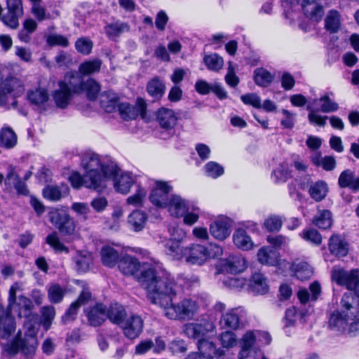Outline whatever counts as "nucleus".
<instances>
[{
  "label": "nucleus",
  "mask_w": 359,
  "mask_h": 359,
  "mask_svg": "<svg viewBox=\"0 0 359 359\" xmlns=\"http://www.w3.org/2000/svg\"><path fill=\"white\" fill-rule=\"evenodd\" d=\"M203 62L207 68L212 72H219L224 67V60L217 53L205 54Z\"/></svg>",
  "instance_id": "41"
},
{
  "label": "nucleus",
  "mask_w": 359,
  "mask_h": 359,
  "mask_svg": "<svg viewBox=\"0 0 359 359\" xmlns=\"http://www.w3.org/2000/svg\"><path fill=\"white\" fill-rule=\"evenodd\" d=\"M235 245L243 250H249L252 248L254 243L251 237L243 229H237L233 235Z\"/></svg>",
  "instance_id": "33"
},
{
  "label": "nucleus",
  "mask_w": 359,
  "mask_h": 359,
  "mask_svg": "<svg viewBox=\"0 0 359 359\" xmlns=\"http://www.w3.org/2000/svg\"><path fill=\"white\" fill-rule=\"evenodd\" d=\"M101 258L104 265L113 267L114 266L120 257L118 251L111 246H104L101 250Z\"/></svg>",
  "instance_id": "38"
},
{
  "label": "nucleus",
  "mask_w": 359,
  "mask_h": 359,
  "mask_svg": "<svg viewBox=\"0 0 359 359\" xmlns=\"http://www.w3.org/2000/svg\"><path fill=\"white\" fill-rule=\"evenodd\" d=\"M1 145L6 149H11L17 144V136L10 128H4L1 131Z\"/></svg>",
  "instance_id": "45"
},
{
  "label": "nucleus",
  "mask_w": 359,
  "mask_h": 359,
  "mask_svg": "<svg viewBox=\"0 0 359 359\" xmlns=\"http://www.w3.org/2000/svg\"><path fill=\"white\" fill-rule=\"evenodd\" d=\"M81 165L86 170V187L97 192H102L106 189L109 172L116 171V165H103L99 156L94 153L85 154Z\"/></svg>",
  "instance_id": "3"
},
{
  "label": "nucleus",
  "mask_w": 359,
  "mask_h": 359,
  "mask_svg": "<svg viewBox=\"0 0 359 359\" xmlns=\"http://www.w3.org/2000/svg\"><path fill=\"white\" fill-rule=\"evenodd\" d=\"M257 258L262 264L276 266L279 262L278 253L272 248L263 247L257 252Z\"/></svg>",
  "instance_id": "32"
},
{
  "label": "nucleus",
  "mask_w": 359,
  "mask_h": 359,
  "mask_svg": "<svg viewBox=\"0 0 359 359\" xmlns=\"http://www.w3.org/2000/svg\"><path fill=\"white\" fill-rule=\"evenodd\" d=\"M101 65L102 61L100 59L86 60L80 65L79 72L83 76L90 75L99 72Z\"/></svg>",
  "instance_id": "43"
},
{
  "label": "nucleus",
  "mask_w": 359,
  "mask_h": 359,
  "mask_svg": "<svg viewBox=\"0 0 359 359\" xmlns=\"http://www.w3.org/2000/svg\"><path fill=\"white\" fill-rule=\"evenodd\" d=\"M126 317L124 308L117 303L112 304L107 310V318L112 323L118 325L121 324V322L123 321Z\"/></svg>",
  "instance_id": "39"
},
{
  "label": "nucleus",
  "mask_w": 359,
  "mask_h": 359,
  "mask_svg": "<svg viewBox=\"0 0 359 359\" xmlns=\"http://www.w3.org/2000/svg\"><path fill=\"white\" fill-rule=\"evenodd\" d=\"M312 162L316 165L322 166L327 171L332 170L336 166L335 158L330 156L322 157L320 154H316L312 156Z\"/></svg>",
  "instance_id": "48"
},
{
  "label": "nucleus",
  "mask_w": 359,
  "mask_h": 359,
  "mask_svg": "<svg viewBox=\"0 0 359 359\" xmlns=\"http://www.w3.org/2000/svg\"><path fill=\"white\" fill-rule=\"evenodd\" d=\"M142 287L147 291L149 302L158 306L170 319H191L201 308L208 305V299L201 297L184 298L176 304L172 299L181 290L182 285L187 287L198 283V279L192 276L190 279L178 277L177 281L161 265L156 268H148L140 278Z\"/></svg>",
  "instance_id": "1"
},
{
  "label": "nucleus",
  "mask_w": 359,
  "mask_h": 359,
  "mask_svg": "<svg viewBox=\"0 0 359 359\" xmlns=\"http://www.w3.org/2000/svg\"><path fill=\"white\" fill-rule=\"evenodd\" d=\"M332 278L338 285L345 286L349 290H353L359 297V271L358 269L347 271L341 268L334 267L332 272Z\"/></svg>",
  "instance_id": "10"
},
{
  "label": "nucleus",
  "mask_w": 359,
  "mask_h": 359,
  "mask_svg": "<svg viewBox=\"0 0 359 359\" xmlns=\"http://www.w3.org/2000/svg\"><path fill=\"white\" fill-rule=\"evenodd\" d=\"M294 276L297 278L304 280L309 278L312 274L313 271L311 267L306 263L301 262L293 265Z\"/></svg>",
  "instance_id": "50"
},
{
  "label": "nucleus",
  "mask_w": 359,
  "mask_h": 359,
  "mask_svg": "<svg viewBox=\"0 0 359 359\" xmlns=\"http://www.w3.org/2000/svg\"><path fill=\"white\" fill-rule=\"evenodd\" d=\"M46 243L57 252H68L67 248L60 242L56 233H53L46 237Z\"/></svg>",
  "instance_id": "63"
},
{
  "label": "nucleus",
  "mask_w": 359,
  "mask_h": 359,
  "mask_svg": "<svg viewBox=\"0 0 359 359\" xmlns=\"http://www.w3.org/2000/svg\"><path fill=\"white\" fill-rule=\"evenodd\" d=\"M338 109V104L331 100L328 94H325L318 100H313L307 105V109L309 111V121L311 124L325 126L327 116H321L318 112L331 113L337 111Z\"/></svg>",
  "instance_id": "5"
},
{
  "label": "nucleus",
  "mask_w": 359,
  "mask_h": 359,
  "mask_svg": "<svg viewBox=\"0 0 359 359\" xmlns=\"http://www.w3.org/2000/svg\"><path fill=\"white\" fill-rule=\"evenodd\" d=\"M329 325L337 331L348 329L352 335L359 333V302L355 294H344L340 301V310L331 314Z\"/></svg>",
  "instance_id": "2"
},
{
  "label": "nucleus",
  "mask_w": 359,
  "mask_h": 359,
  "mask_svg": "<svg viewBox=\"0 0 359 359\" xmlns=\"http://www.w3.org/2000/svg\"><path fill=\"white\" fill-rule=\"evenodd\" d=\"M215 326L212 321L203 320L198 323H189L186 325L185 333L189 337L198 339H205L209 334H214Z\"/></svg>",
  "instance_id": "13"
},
{
  "label": "nucleus",
  "mask_w": 359,
  "mask_h": 359,
  "mask_svg": "<svg viewBox=\"0 0 359 359\" xmlns=\"http://www.w3.org/2000/svg\"><path fill=\"white\" fill-rule=\"evenodd\" d=\"M23 92L24 85L19 79L13 76L4 79L0 72V105L8 104L9 97L15 98Z\"/></svg>",
  "instance_id": "9"
},
{
  "label": "nucleus",
  "mask_w": 359,
  "mask_h": 359,
  "mask_svg": "<svg viewBox=\"0 0 359 359\" xmlns=\"http://www.w3.org/2000/svg\"><path fill=\"white\" fill-rule=\"evenodd\" d=\"M210 232L217 240L226 239L231 233L229 222L222 219L215 220L210 226Z\"/></svg>",
  "instance_id": "26"
},
{
  "label": "nucleus",
  "mask_w": 359,
  "mask_h": 359,
  "mask_svg": "<svg viewBox=\"0 0 359 359\" xmlns=\"http://www.w3.org/2000/svg\"><path fill=\"white\" fill-rule=\"evenodd\" d=\"M328 249L335 257H345L348 252V243L341 236L334 234L329 239Z\"/></svg>",
  "instance_id": "24"
},
{
  "label": "nucleus",
  "mask_w": 359,
  "mask_h": 359,
  "mask_svg": "<svg viewBox=\"0 0 359 359\" xmlns=\"http://www.w3.org/2000/svg\"><path fill=\"white\" fill-rule=\"evenodd\" d=\"M129 30L130 26L127 23L119 20L109 23L104 27V31L107 36L109 39H112L119 36L124 32H128Z\"/></svg>",
  "instance_id": "36"
},
{
  "label": "nucleus",
  "mask_w": 359,
  "mask_h": 359,
  "mask_svg": "<svg viewBox=\"0 0 359 359\" xmlns=\"http://www.w3.org/2000/svg\"><path fill=\"white\" fill-rule=\"evenodd\" d=\"M37 346V339L35 334L31 333L25 338L20 339L13 344V353L20 351L28 359L34 355Z\"/></svg>",
  "instance_id": "21"
},
{
  "label": "nucleus",
  "mask_w": 359,
  "mask_h": 359,
  "mask_svg": "<svg viewBox=\"0 0 359 359\" xmlns=\"http://www.w3.org/2000/svg\"><path fill=\"white\" fill-rule=\"evenodd\" d=\"M15 330L13 318L0 307V340L8 339Z\"/></svg>",
  "instance_id": "25"
},
{
  "label": "nucleus",
  "mask_w": 359,
  "mask_h": 359,
  "mask_svg": "<svg viewBox=\"0 0 359 359\" xmlns=\"http://www.w3.org/2000/svg\"><path fill=\"white\" fill-rule=\"evenodd\" d=\"M87 317L91 325L99 326L107 318V309L103 304H97L87 313Z\"/></svg>",
  "instance_id": "31"
},
{
  "label": "nucleus",
  "mask_w": 359,
  "mask_h": 359,
  "mask_svg": "<svg viewBox=\"0 0 359 359\" xmlns=\"http://www.w3.org/2000/svg\"><path fill=\"white\" fill-rule=\"evenodd\" d=\"M219 340L222 347L226 348H233L238 343L236 334L230 331H225L221 333L219 337Z\"/></svg>",
  "instance_id": "52"
},
{
  "label": "nucleus",
  "mask_w": 359,
  "mask_h": 359,
  "mask_svg": "<svg viewBox=\"0 0 359 359\" xmlns=\"http://www.w3.org/2000/svg\"><path fill=\"white\" fill-rule=\"evenodd\" d=\"M22 289L21 284L19 283H14L10 288L9 290V297H8V308L11 311L15 310L18 311L20 313H21V310L24 309L25 311L30 310L32 306L31 301L25 297H20L18 298V302L15 304L16 299V292L18 290Z\"/></svg>",
  "instance_id": "17"
},
{
  "label": "nucleus",
  "mask_w": 359,
  "mask_h": 359,
  "mask_svg": "<svg viewBox=\"0 0 359 359\" xmlns=\"http://www.w3.org/2000/svg\"><path fill=\"white\" fill-rule=\"evenodd\" d=\"M355 183V176L354 172L349 170H344L339 177L338 184L341 188L348 187L351 190L354 189V184Z\"/></svg>",
  "instance_id": "49"
},
{
  "label": "nucleus",
  "mask_w": 359,
  "mask_h": 359,
  "mask_svg": "<svg viewBox=\"0 0 359 359\" xmlns=\"http://www.w3.org/2000/svg\"><path fill=\"white\" fill-rule=\"evenodd\" d=\"M308 192L312 199L319 202L326 197L328 192V186L325 182L322 180L314 183L308 182Z\"/></svg>",
  "instance_id": "29"
},
{
  "label": "nucleus",
  "mask_w": 359,
  "mask_h": 359,
  "mask_svg": "<svg viewBox=\"0 0 359 359\" xmlns=\"http://www.w3.org/2000/svg\"><path fill=\"white\" fill-rule=\"evenodd\" d=\"M250 290L256 294H264L269 290L267 279L261 273H254L249 283Z\"/></svg>",
  "instance_id": "27"
},
{
  "label": "nucleus",
  "mask_w": 359,
  "mask_h": 359,
  "mask_svg": "<svg viewBox=\"0 0 359 359\" xmlns=\"http://www.w3.org/2000/svg\"><path fill=\"white\" fill-rule=\"evenodd\" d=\"M302 238L306 241L318 245L322 242V236L317 230L313 229H305L301 233Z\"/></svg>",
  "instance_id": "57"
},
{
  "label": "nucleus",
  "mask_w": 359,
  "mask_h": 359,
  "mask_svg": "<svg viewBox=\"0 0 359 359\" xmlns=\"http://www.w3.org/2000/svg\"><path fill=\"white\" fill-rule=\"evenodd\" d=\"M170 215L175 217H182L185 212L190 210V205L188 201L177 194L170 196L166 208Z\"/></svg>",
  "instance_id": "22"
},
{
  "label": "nucleus",
  "mask_w": 359,
  "mask_h": 359,
  "mask_svg": "<svg viewBox=\"0 0 359 359\" xmlns=\"http://www.w3.org/2000/svg\"><path fill=\"white\" fill-rule=\"evenodd\" d=\"M27 99L32 105L41 110L46 109L50 102L47 89L41 87L29 90L27 93Z\"/></svg>",
  "instance_id": "16"
},
{
  "label": "nucleus",
  "mask_w": 359,
  "mask_h": 359,
  "mask_svg": "<svg viewBox=\"0 0 359 359\" xmlns=\"http://www.w3.org/2000/svg\"><path fill=\"white\" fill-rule=\"evenodd\" d=\"M93 47V41L87 37L79 38L75 43L76 50L85 55H88L91 53Z\"/></svg>",
  "instance_id": "53"
},
{
  "label": "nucleus",
  "mask_w": 359,
  "mask_h": 359,
  "mask_svg": "<svg viewBox=\"0 0 359 359\" xmlns=\"http://www.w3.org/2000/svg\"><path fill=\"white\" fill-rule=\"evenodd\" d=\"M222 270L231 273L243 272L246 269V261L241 255H231L220 261Z\"/></svg>",
  "instance_id": "23"
},
{
  "label": "nucleus",
  "mask_w": 359,
  "mask_h": 359,
  "mask_svg": "<svg viewBox=\"0 0 359 359\" xmlns=\"http://www.w3.org/2000/svg\"><path fill=\"white\" fill-rule=\"evenodd\" d=\"M165 86L158 77H154L147 85V91L154 99L161 98L165 93Z\"/></svg>",
  "instance_id": "37"
},
{
  "label": "nucleus",
  "mask_w": 359,
  "mask_h": 359,
  "mask_svg": "<svg viewBox=\"0 0 359 359\" xmlns=\"http://www.w3.org/2000/svg\"><path fill=\"white\" fill-rule=\"evenodd\" d=\"M200 208L196 206H192L191 211L187 210L184 212V215L182 216L183 217V222L185 224L192 226L196 223L199 219Z\"/></svg>",
  "instance_id": "60"
},
{
  "label": "nucleus",
  "mask_w": 359,
  "mask_h": 359,
  "mask_svg": "<svg viewBox=\"0 0 359 359\" xmlns=\"http://www.w3.org/2000/svg\"><path fill=\"white\" fill-rule=\"evenodd\" d=\"M59 88L55 90L53 94V100L57 107L66 108L71 98L72 93L68 90V86L65 82H59Z\"/></svg>",
  "instance_id": "28"
},
{
  "label": "nucleus",
  "mask_w": 359,
  "mask_h": 359,
  "mask_svg": "<svg viewBox=\"0 0 359 359\" xmlns=\"http://www.w3.org/2000/svg\"><path fill=\"white\" fill-rule=\"evenodd\" d=\"M172 191V185L165 181H156L149 194L150 202L158 208H165L170 199L169 194Z\"/></svg>",
  "instance_id": "11"
},
{
  "label": "nucleus",
  "mask_w": 359,
  "mask_h": 359,
  "mask_svg": "<svg viewBox=\"0 0 359 359\" xmlns=\"http://www.w3.org/2000/svg\"><path fill=\"white\" fill-rule=\"evenodd\" d=\"M110 177L114 179V186L116 191L123 194H128L135 182V178L131 173L121 172L116 165V171L109 172L108 180Z\"/></svg>",
  "instance_id": "15"
},
{
  "label": "nucleus",
  "mask_w": 359,
  "mask_h": 359,
  "mask_svg": "<svg viewBox=\"0 0 359 359\" xmlns=\"http://www.w3.org/2000/svg\"><path fill=\"white\" fill-rule=\"evenodd\" d=\"M197 346L201 354L205 358H213L223 355L222 351L217 349L214 343L207 339H200Z\"/></svg>",
  "instance_id": "35"
},
{
  "label": "nucleus",
  "mask_w": 359,
  "mask_h": 359,
  "mask_svg": "<svg viewBox=\"0 0 359 359\" xmlns=\"http://www.w3.org/2000/svg\"><path fill=\"white\" fill-rule=\"evenodd\" d=\"M121 117L125 120L135 119L139 115L143 114L146 109V103L142 98H137L135 105L129 103H121L118 106Z\"/></svg>",
  "instance_id": "18"
},
{
  "label": "nucleus",
  "mask_w": 359,
  "mask_h": 359,
  "mask_svg": "<svg viewBox=\"0 0 359 359\" xmlns=\"http://www.w3.org/2000/svg\"><path fill=\"white\" fill-rule=\"evenodd\" d=\"M264 225L268 231H278L282 227L283 221L279 216L271 215L265 219Z\"/></svg>",
  "instance_id": "56"
},
{
  "label": "nucleus",
  "mask_w": 359,
  "mask_h": 359,
  "mask_svg": "<svg viewBox=\"0 0 359 359\" xmlns=\"http://www.w3.org/2000/svg\"><path fill=\"white\" fill-rule=\"evenodd\" d=\"M8 13L1 18L3 22L8 27L15 29L19 25V18L23 15L21 0H7Z\"/></svg>",
  "instance_id": "14"
},
{
  "label": "nucleus",
  "mask_w": 359,
  "mask_h": 359,
  "mask_svg": "<svg viewBox=\"0 0 359 359\" xmlns=\"http://www.w3.org/2000/svg\"><path fill=\"white\" fill-rule=\"evenodd\" d=\"M43 195L50 201H59L62 197V190L57 186L48 185L43 189Z\"/></svg>",
  "instance_id": "59"
},
{
  "label": "nucleus",
  "mask_w": 359,
  "mask_h": 359,
  "mask_svg": "<svg viewBox=\"0 0 359 359\" xmlns=\"http://www.w3.org/2000/svg\"><path fill=\"white\" fill-rule=\"evenodd\" d=\"M91 297V293L88 288H84L80 294L78 299L73 302L69 309L65 313V318H73L76 315L78 309L86 302H88Z\"/></svg>",
  "instance_id": "40"
},
{
  "label": "nucleus",
  "mask_w": 359,
  "mask_h": 359,
  "mask_svg": "<svg viewBox=\"0 0 359 359\" xmlns=\"http://www.w3.org/2000/svg\"><path fill=\"white\" fill-rule=\"evenodd\" d=\"M291 177V170L287 163L280 164L272 173V179L277 183H284Z\"/></svg>",
  "instance_id": "47"
},
{
  "label": "nucleus",
  "mask_w": 359,
  "mask_h": 359,
  "mask_svg": "<svg viewBox=\"0 0 359 359\" xmlns=\"http://www.w3.org/2000/svg\"><path fill=\"white\" fill-rule=\"evenodd\" d=\"M243 313V311L239 308L229 310L221 316L219 320L221 327L234 330H238L240 327Z\"/></svg>",
  "instance_id": "19"
},
{
  "label": "nucleus",
  "mask_w": 359,
  "mask_h": 359,
  "mask_svg": "<svg viewBox=\"0 0 359 359\" xmlns=\"http://www.w3.org/2000/svg\"><path fill=\"white\" fill-rule=\"evenodd\" d=\"M21 180L19 175L17 173L15 168L9 165L8 168V173L6 175L5 179V186L6 189L8 191H11V189L20 181Z\"/></svg>",
  "instance_id": "58"
},
{
  "label": "nucleus",
  "mask_w": 359,
  "mask_h": 359,
  "mask_svg": "<svg viewBox=\"0 0 359 359\" xmlns=\"http://www.w3.org/2000/svg\"><path fill=\"white\" fill-rule=\"evenodd\" d=\"M157 118L160 126L168 130L173 128L177 122V118L174 111L165 108L159 109Z\"/></svg>",
  "instance_id": "30"
},
{
  "label": "nucleus",
  "mask_w": 359,
  "mask_h": 359,
  "mask_svg": "<svg viewBox=\"0 0 359 359\" xmlns=\"http://www.w3.org/2000/svg\"><path fill=\"white\" fill-rule=\"evenodd\" d=\"M207 176L216 179L224 174V168L219 163L215 161H210L204 167Z\"/></svg>",
  "instance_id": "54"
},
{
  "label": "nucleus",
  "mask_w": 359,
  "mask_h": 359,
  "mask_svg": "<svg viewBox=\"0 0 359 359\" xmlns=\"http://www.w3.org/2000/svg\"><path fill=\"white\" fill-rule=\"evenodd\" d=\"M271 340V336L268 332L260 330L246 331L238 341L240 351L238 358L246 359L249 358L257 342L269 344Z\"/></svg>",
  "instance_id": "7"
},
{
  "label": "nucleus",
  "mask_w": 359,
  "mask_h": 359,
  "mask_svg": "<svg viewBox=\"0 0 359 359\" xmlns=\"http://www.w3.org/2000/svg\"><path fill=\"white\" fill-rule=\"evenodd\" d=\"M148 220L147 215L141 210H134L128 217V223L135 231H142Z\"/></svg>",
  "instance_id": "34"
},
{
  "label": "nucleus",
  "mask_w": 359,
  "mask_h": 359,
  "mask_svg": "<svg viewBox=\"0 0 359 359\" xmlns=\"http://www.w3.org/2000/svg\"><path fill=\"white\" fill-rule=\"evenodd\" d=\"M46 42L50 46H59L62 47H67L69 41L67 37L57 34H51L46 36Z\"/></svg>",
  "instance_id": "61"
},
{
  "label": "nucleus",
  "mask_w": 359,
  "mask_h": 359,
  "mask_svg": "<svg viewBox=\"0 0 359 359\" xmlns=\"http://www.w3.org/2000/svg\"><path fill=\"white\" fill-rule=\"evenodd\" d=\"M146 195V190L141 186L137 185L135 193L127 198L126 203L133 206H141Z\"/></svg>",
  "instance_id": "51"
},
{
  "label": "nucleus",
  "mask_w": 359,
  "mask_h": 359,
  "mask_svg": "<svg viewBox=\"0 0 359 359\" xmlns=\"http://www.w3.org/2000/svg\"><path fill=\"white\" fill-rule=\"evenodd\" d=\"M60 82H65L71 93H86L90 100H95L100 91V85L94 79H88L84 81L83 79L76 73H67L64 80Z\"/></svg>",
  "instance_id": "6"
},
{
  "label": "nucleus",
  "mask_w": 359,
  "mask_h": 359,
  "mask_svg": "<svg viewBox=\"0 0 359 359\" xmlns=\"http://www.w3.org/2000/svg\"><path fill=\"white\" fill-rule=\"evenodd\" d=\"M165 253L172 259H184L189 264L203 265L208 261L206 247L199 244L191 245L189 247H182L174 241H168L165 244Z\"/></svg>",
  "instance_id": "4"
},
{
  "label": "nucleus",
  "mask_w": 359,
  "mask_h": 359,
  "mask_svg": "<svg viewBox=\"0 0 359 359\" xmlns=\"http://www.w3.org/2000/svg\"><path fill=\"white\" fill-rule=\"evenodd\" d=\"M157 265H161L163 268V264L159 262H154V264L143 263L141 265L136 258L132 256L126 255L120 259L118 262V269L125 275L136 276L137 280L142 285L140 278L142 277L144 271L148 268H156Z\"/></svg>",
  "instance_id": "8"
},
{
  "label": "nucleus",
  "mask_w": 359,
  "mask_h": 359,
  "mask_svg": "<svg viewBox=\"0 0 359 359\" xmlns=\"http://www.w3.org/2000/svg\"><path fill=\"white\" fill-rule=\"evenodd\" d=\"M42 324L46 330H48L55 316V309L52 306H43L41 309Z\"/></svg>",
  "instance_id": "55"
},
{
  "label": "nucleus",
  "mask_w": 359,
  "mask_h": 359,
  "mask_svg": "<svg viewBox=\"0 0 359 359\" xmlns=\"http://www.w3.org/2000/svg\"><path fill=\"white\" fill-rule=\"evenodd\" d=\"M50 220L62 233L72 234L74 231L73 219L65 212H52L50 214Z\"/></svg>",
  "instance_id": "20"
},
{
  "label": "nucleus",
  "mask_w": 359,
  "mask_h": 359,
  "mask_svg": "<svg viewBox=\"0 0 359 359\" xmlns=\"http://www.w3.org/2000/svg\"><path fill=\"white\" fill-rule=\"evenodd\" d=\"M126 337L130 339L137 338L143 331L144 320L139 315L133 314L125 318L119 325Z\"/></svg>",
  "instance_id": "12"
},
{
  "label": "nucleus",
  "mask_w": 359,
  "mask_h": 359,
  "mask_svg": "<svg viewBox=\"0 0 359 359\" xmlns=\"http://www.w3.org/2000/svg\"><path fill=\"white\" fill-rule=\"evenodd\" d=\"M274 79V76L264 68H257L254 72V80L257 85L262 87L269 86Z\"/></svg>",
  "instance_id": "44"
},
{
  "label": "nucleus",
  "mask_w": 359,
  "mask_h": 359,
  "mask_svg": "<svg viewBox=\"0 0 359 359\" xmlns=\"http://www.w3.org/2000/svg\"><path fill=\"white\" fill-rule=\"evenodd\" d=\"M313 224L320 229H326L331 226L332 215L329 210H319L313 220Z\"/></svg>",
  "instance_id": "46"
},
{
  "label": "nucleus",
  "mask_w": 359,
  "mask_h": 359,
  "mask_svg": "<svg viewBox=\"0 0 359 359\" xmlns=\"http://www.w3.org/2000/svg\"><path fill=\"white\" fill-rule=\"evenodd\" d=\"M325 28L330 32H337L341 26V16L336 10H331L328 12L325 20Z\"/></svg>",
  "instance_id": "42"
},
{
  "label": "nucleus",
  "mask_w": 359,
  "mask_h": 359,
  "mask_svg": "<svg viewBox=\"0 0 359 359\" xmlns=\"http://www.w3.org/2000/svg\"><path fill=\"white\" fill-rule=\"evenodd\" d=\"M75 263L79 271L85 272L91 264V257L90 255H78L75 258Z\"/></svg>",
  "instance_id": "64"
},
{
  "label": "nucleus",
  "mask_w": 359,
  "mask_h": 359,
  "mask_svg": "<svg viewBox=\"0 0 359 359\" xmlns=\"http://www.w3.org/2000/svg\"><path fill=\"white\" fill-rule=\"evenodd\" d=\"M64 296V290L59 285H51L48 289V298L52 303L60 302Z\"/></svg>",
  "instance_id": "62"
}]
</instances>
